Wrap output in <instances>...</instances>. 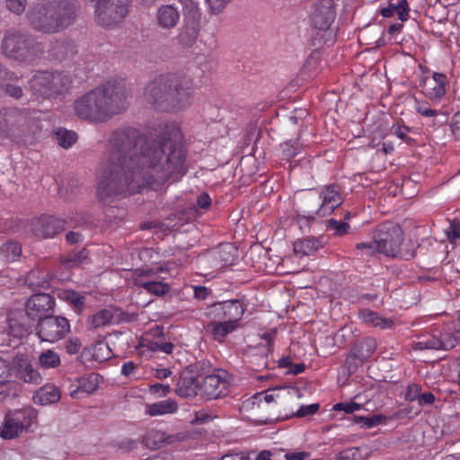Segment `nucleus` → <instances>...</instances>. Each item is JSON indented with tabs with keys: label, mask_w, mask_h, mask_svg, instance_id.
<instances>
[{
	"label": "nucleus",
	"mask_w": 460,
	"mask_h": 460,
	"mask_svg": "<svg viewBox=\"0 0 460 460\" xmlns=\"http://www.w3.org/2000/svg\"><path fill=\"white\" fill-rule=\"evenodd\" d=\"M174 125H164L155 138L131 127L115 129L104 153L96 188L98 200L110 205L148 187L158 190L185 174L186 154Z\"/></svg>",
	"instance_id": "obj_1"
},
{
	"label": "nucleus",
	"mask_w": 460,
	"mask_h": 460,
	"mask_svg": "<svg viewBox=\"0 0 460 460\" xmlns=\"http://www.w3.org/2000/svg\"><path fill=\"white\" fill-rule=\"evenodd\" d=\"M128 106L125 86L109 81L75 101V114L85 120L102 123L125 111Z\"/></svg>",
	"instance_id": "obj_2"
},
{
	"label": "nucleus",
	"mask_w": 460,
	"mask_h": 460,
	"mask_svg": "<svg viewBox=\"0 0 460 460\" xmlns=\"http://www.w3.org/2000/svg\"><path fill=\"white\" fill-rule=\"evenodd\" d=\"M144 96L156 109L166 111L181 110L193 99V80L185 74L162 75L147 84Z\"/></svg>",
	"instance_id": "obj_3"
},
{
	"label": "nucleus",
	"mask_w": 460,
	"mask_h": 460,
	"mask_svg": "<svg viewBox=\"0 0 460 460\" xmlns=\"http://www.w3.org/2000/svg\"><path fill=\"white\" fill-rule=\"evenodd\" d=\"M78 7V0H44L34 5L27 16L33 30L54 34L74 22Z\"/></svg>",
	"instance_id": "obj_4"
},
{
	"label": "nucleus",
	"mask_w": 460,
	"mask_h": 460,
	"mask_svg": "<svg viewBox=\"0 0 460 460\" xmlns=\"http://www.w3.org/2000/svg\"><path fill=\"white\" fill-rule=\"evenodd\" d=\"M4 54L19 62L31 63L45 52V45L31 34L21 31H8L2 41Z\"/></svg>",
	"instance_id": "obj_5"
},
{
	"label": "nucleus",
	"mask_w": 460,
	"mask_h": 460,
	"mask_svg": "<svg viewBox=\"0 0 460 460\" xmlns=\"http://www.w3.org/2000/svg\"><path fill=\"white\" fill-rule=\"evenodd\" d=\"M70 77L62 71L42 70L29 80V88L37 98L56 99L64 95L71 85Z\"/></svg>",
	"instance_id": "obj_6"
},
{
	"label": "nucleus",
	"mask_w": 460,
	"mask_h": 460,
	"mask_svg": "<svg viewBox=\"0 0 460 460\" xmlns=\"http://www.w3.org/2000/svg\"><path fill=\"white\" fill-rule=\"evenodd\" d=\"M375 238L379 245V252L391 257L400 256L411 260L415 256L414 251H402L403 233L401 226L392 222H386L378 226Z\"/></svg>",
	"instance_id": "obj_7"
},
{
	"label": "nucleus",
	"mask_w": 460,
	"mask_h": 460,
	"mask_svg": "<svg viewBox=\"0 0 460 460\" xmlns=\"http://www.w3.org/2000/svg\"><path fill=\"white\" fill-rule=\"evenodd\" d=\"M182 5L183 24L176 37L178 44L182 48H191L197 41L200 32V12L193 0H178Z\"/></svg>",
	"instance_id": "obj_8"
},
{
	"label": "nucleus",
	"mask_w": 460,
	"mask_h": 460,
	"mask_svg": "<svg viewBox=\"0 0 460 460\" xmlns=\"http://www.w3.org/2000/svg\"><path fill=\"white\" fill-rule=\"evenodd\" d=\"M236 255V248L229 243H225L199 256V264L205 274L208 275L232 265Z\"/></svg>",
	"instance_id": "obj_9"
},
{
	"label": "nucleus",
	"mask_w": 460,
	"mask_h": 460,
	"mask_svg": "<svg viewBox=\"0 0 460 460\" xmlns=\"http://www.w3.org/2000/svg\"><path fill=\"white\" fill-rule=\"evenodd\" d=\"M128 13V0H109L95 7V20L98 24L112 28L119 24Z\"/></svg>",
	"instance_id": "obj_10"
},
{
	"label": "nucleus",
	"mask_w": 460,
	"mask_h": 460,
	"mask_svg": "<svg viewBox=\"0 0 460 460\" xmlns=\"http://www.w3.org/2000/svg\"><path fill=\"white\" fill-rule=\"evenodd\" d=\"M70 332L68 320L63 316L43 317L38 322L36 333L41 341L54 343L66 337Z\"/></svg>",
	"instance_id": "obj_11"
},
{
	"label": "nucleus",
	"mask_w": 460,
	"mask_h": 460,
	"mask_svg": "<svg viewBox=\"0 0 460 460\" xmlns=\"http://www.w3.org/2000/svg\"><path fill=\"white\" fill-rule=\"evenodd\" d=\"M230 390V375L217 370L216 374L206 376L199 384V394L208 400L225 397Z\"/></svg>",
	"instance_id": "obj_12"
},
{
	"label": "nucleus",
	"mask_w": 460,
	"mask_h": 460,
	"mask_svg": "<svg viewBox=\"0 0 460 460\" xmlns=\"http://www.w3.org/2000/svg\"><path fill=\"white\" fill-rule=\"evenodd\" d=\"M25 110L16 107L0 109V137L14 140L18 130L27 121Z\"/></svg>",
	"instance_id": "obj_13"
},
{
	"label": "nucleus",
	"mask_w": 460,
	"mask_h": 460,
	"mask_svg": "<svg viewBox=\"0 0 460 460\" xmlns=\"http://www.w3.org/2000/svg\"><path fill=\"white\" fill-rule=\"evenodd\" d=\"M55 299L49 294L38 293L32 295L26 302V314L31 320L40 321L54 312Z\"/></svg>",
	"instance_id": "obj_14"
},
{
	"label": "nucleus",
	"mask_w": 460,
	"mask_h": 460,
	"mask_svg": "<svg viewBox=\"0 0 460 460\" xmlns=\"http://www.w3.org/2000/svg\"><path fill=\"white\" fill-rule=\"evenodd\" d=\"M189 438L190 434L186 431L167 434L162 430L150 429L143 436L142 442L147 448L154 450L166 445L185 441Z\"/></svg>",
	"instance_id": "obj_15"
},
{
	"label": "nucleus",
	"mask_w": 460,
	"mask_h": 460,
	"mask_svg": "<svg viewBox=\"0 0 460 460\" xmlns=\"http://www.w3.org/2000/svg\"><path fill=\"white\" fill-rule=\"evenodd\" d=\"M336 17V9L333 0H319L311 14V22L314 28L326 31L330 29Z\"/></svg>",
	"instance_id": "obj_16"
},
{
	"label": "nucleus",
	"mask_w": 460,
	"mask_h": 460,
	"mask_svg": "<svg viewBox=\"0 0 460 460\" xmlns=\"http://www.w3.org/2000/svg\"><path fill=\"white\" fill-rule=\"evenodd\" d=\"M245 312V307L239 300L224 301L213 305L211 313L219 321L239 324Z\"/></svg>",
	"instance_id": "obj_17"
},
{
	"label": "nucleus",
	"mask_w": 460,
	"mask_h": 460,
	"mask_svg": "<svg viewBox=\"0 0 460 460\" xmlns=\"http://www.w3.org/2000/svg\"><path fill=\"white\" fill-rule=\"evenodd\" d=\"M66 220L53 216L44 215L31 223V231L40 238H51L65 229Z\"/></svg>",
	"instance_id": "obj_18"
},
{
	"label": "nucleus",
	"mask_w": 460,
	"mask_h": 460,
	"mask_svg": "<svg viewBox=\"0 0 460 460\" xmlns=\"http://www.w3.org/2000/svg\"><path fill=\"white\" fill-rule=\"evenodd\" d=\"M12 371L15 376L25 383L40 385L42 382V376L33 367L31 361L23 354L13 357L12 362Z\"/></svg>",
	"instance_id": "obj_19"
},
{
	"label": "nucleus",
	"mask_w": 460,
	"mask_h": 460,
	"mask_svg": "<svg viewBox=\"0 0 460 460\" xmlns=\"http://www.w3.org/2000/svg\"><path fill=\"white\" fill-rule=\"evenodd\" d=\"M319 200H321V205L315 210V213L320 217L330 215L343 202L340 193V188L334 184L325 186L324 189H323L316 200V206H318Z\"/></svg>",
	"instance_id": "obj_20"
},
{
	"label": "nucleus",
	"mask_w": 460,
	"mask_h": 460,
	"mask_svg": "<svg viewBox=\"0 0 460 460\" xmlns=\"http://www.w3.org/2000/svg\"><path fill=\"white\" fill-rule=\"evenodd\" d=\"M447 76L441 73H434L432 77H424L420 82L421 92L429 99H438L446 93Z\"/></svg>",
	"instance_id": "obj_21"
},
{
	"label": "nucleus",
	"mask_w": 460,
	"mask_h": 460,
	"mask_svg": "<svg viewBox=\"0 0 460 460\" xmlns=\"http://www.w3.org/2000/svg\"><path fill=\"white\" fill-rule=\"evenodd\" d=\"M155 19L159 27L164 30H171L178 24L180 12L172 4H163L157 9Z\"/></svg>",
	"instance_id": "obj_22"
},
{
	"label": "nucleus",
	"mask_w": 460,
	"mask_h": 460,
	"mask_svg": "<svg viewBox=\"0 0 460 460\" xmlns=\"http://www.w3.org/2000/svg\"><path fill=\"white\" fill-rule=\"evenodd\" d=\"M102 377L96 373L82 376L76 378L77 386L70 392L72 398H79L80 394H89L96 391Z\"/></svg>",
	"instance_id": "obj_23"
},
{
	"label": "nucleus",
	"mask_w": 460,
	"mask_h": 460,
	"mask_svg": "<svg viewBox=\"0 0 460 460\" xmlns=\"http://www.w3.org/2000/svg\"><path fill=\"white\" fill-rule=\"evenodd\" d=\"M199 392V383L190 372H184L181 375L175 388V393L183 398L196 396Z\"/></svg>",
	"instance_id": "obj_24"
},
{
	"label": "nucleus",
	"mask_w": 460,
	"mask_h": 460,
	"mask_svg": "<svg viewBox=\"0 0 460 460\" xmlns=\"http://www.w3.org/2000/svg\"><path fill=\"white\" fill-rule=\"evenodd\" d=\"M22 418H24L23 412L5 416L4 422L0 428V436L4 439H13L18 437L24 429Z\"/></svg>",
	"instance_id": "obj_25"
},
{
	"label": "nucleus",
	"mask_w": 460,
	"mask_h": 460,
	"mask_svg": "<svg viewBox=\"0 0 460 460\" xmlns=\"http://www.w3.org/2000/svg\"><path fill=\"white\" fill-rule=\"evenodd\" d=\"M49 57L51 59L61 61L69 55L75 53V46L72 41L66 40H55L49 41L48 49Z\"/></svg>",
	"instance_id": "obj_26"
},
{
	"label": "nucleus",
	"mask_w": 460,
	"mask_h": 460,
	"mask_svg": "<svg viewBox=\"0 0 460 460\" xmlns=\"http://www.w3.org/2000/svg\"><path fill=\"white\" fill-rule=\"evenodd\" d=\"M60 390L53 385H46L40 387L33 395V402L40 405L56 403L60 400Z\"/></svg>",
	"instance_id": "obj_27"
},
{
	"label": "nucleus",
	"mask_w": 460,
	"mask_h": 460,
	"mask_svg": "<svg viewBox=\"0 0 460 460\" xmlns=\"http://www.w3.org/2000/svg\"><path fill=\"white\" fill-rule=\"evenodd\" d=\"M453 348V345H448L445 341L434 335H423L419 338L417 342H414L412 349L414 350L435 349V350H448Z\"/></svg>",
	"instance_id": "obj_28"
},
{
	"label": "nucleus",
	"mask_w": 460,
	"mask_h": 460,
	"mask_svg": "<svg viewBox=\"0 0 460 460\" xmlns=\"http://www.w3.org/2000/svg\"><path fill=\"white\" fill-rule=\"evenodd\" d=\"M239 324H233L215 318L213 322L207 325V330L210 332L215 340L222 341L227 334L236 330Z\"/></svg>",
	"instance_id": "obj_29"
},
{
	"label": "nucleus",
	"mask_w": 460,
	"mask_h": 460,
	"mask_svg": "<svg viewBox=\"0 0 460 460\" xmlns=\"http://www.w3.org/2000/svg\"><path fill=\"white\" fill-rule=\"evenodd\" d=\"M12 372V365L0 358V395L4 397L11 394V387L15 385L10 381Z\"/></svg>",
	"instance_id": "obj_30"
},
{
	"label": "nucleus",
	"mask_w": 460,
	"mask_h": 460,
	"mask_svg": "<svg viewBox=\"0 0 460 460\" xmlns=\"http://www.w3.org/2000/svg\"><path fill=\"white\" fill-rule=\"evenodd\" d=\"M294 252L302 256H309L319 250L322 246L318 239L306 237L294 243Z\"/></svg>",
	"instance_id": "obj_31"
},
{
	"label": "nucleus",
	"mask_w": 460,
	"mask_h": 460,
	"mask_svg": "<svg viewBox=\"0 0 460 460\" xmlns=\"http://www.w3.org/2000/svg\"><path fill=\"white\" fill-rule=\"evenodd\" d=\"M376 341L372 337H367L356 343L352 350L363 360H367L376 351Z\"/></svg>",
	"instance_id": "obj_32"
},
{
	"label": "nucleus",
	"mask_w": 460,
	"mask_h": 460,
	"mask_svg": "<svg viewBox=\"0 0 460 460\" xmlns=\"http://www.w3.org/2000/svg\"><path fill=\"white\" fill-rule=\"evenodd\" d=\"M135 285L138 288H144L150 294L155 296H163L170 291V286L167 283L155 280H143L142 279H137Z\"/></svg>",
	"instance_id": "obj_33"
},
{
	"label": "nucleus",
	"mask_w": 460,
	"mask_h": 460,
	"mask_svg": "<svg viewBox=\"0 0 460 460\" xmlns=\"http://www.w3.org/2000/svg\"><path fill=\"white\" fill-rule=\"evenodd\" d=\"M23 317H10L8 319L9 333L15 338H23L30 334L31 326L23 321Z\"/></svg>",
	"instance_id": "obj_34"
},
{
	"label": "nucleus",
	"mask_w": 460,
	"mask_h": 460,
	"mask_svg": "<svg viewBox=\"0 0 460 460\" xmlns=\"http://www.w3.org/2000/svg\"><path fill=\"white\" fill-rule=\"evenodd\" d=\"M359 315L364 323L381 329L390 328L393 324L392 320L383 318L377 313L370 310H363L360 312Z\"/></svg>",
	"instance_id": "obj_35"
},
{
	"label": "nucleus",
	"mask_w": 460,
	"mask_h": 460,
	"mask_svg": "<svg viewBox=\"0 0 460 460\" xmlns=\"http://www.w3.org/2000/svg\"><path fill=\"white\" fill-rule=\"evenodd\" d=\"M177 410V403L171 399L157 402L147 406L146 412L150 416L172 413Z\"/></svg>",
	"instance_id": "obj_36"
},
{
	"label": "nucleus",
	"mask_w": 460,
	"mask_h": 460,
	"mask_svg": "<svg viewBox=\"0 0 460 460\" xmlns=\"http://www.w3.org/2000/svg\"><path fill=\"white\" fill-rule=\"evenodd\" d=\"M18 81V76L14 73V78L11 80H5L4 83L1 84L0 90V97L1 96H8L10 98L19 100L23 96V90L20 85L16 84Z\"/></svg>",
	"instance_id": "obj_37"
},
{
	"label": "nucleus",
	"mask_w": 460,
	"mask_h": 460,
	"mask_svg": "<svg viewBox=\"0 0 460 460\" xmlns=\"http://www.w3.org/2000/svg\"><path fill=\"white\" fill-rule=\"evenodd\" d=\"M88 257V251L83 248L79 252H73L61 258V263L68 269L78 267Z\"/></svg>",
	"instance_id": "obj_38"
},
{
	"label": "nucleus",
	"mask_w": 460,
	"mask_h": 460,
	"mask_svg": "<svg viewBox=\"0 0 460 460\" xmlns=\"http://www.w3.org/2000/svg\"><path fill=\"white\" fill-rule=\"evenodd\" d=\"M0 253L6 261H13L21 256L22 247L18 243L9 241L0 247Z\"/></svg>",
	"instance_id": "obj_39"
},
{
	"label": "nucleus",
	"mask_w": 460,
	"mask_h": 460,
	"mask_svg": "<svg viewBox=\"0 0 460 460\" xmlns=\"http://www.w3.org/2000/svg\"><path fill=\"white\" fill-rule=\"evenodd\" d=\"M39 363L43 368H55L61 363L59 355L51 350L48 349L43 351L39 357Z\"/></svg>",
	"instance_id": "obj_40"
},
{
	"label": "nucleus",
	"mask_w": 460,
	"mask_h": 460,
	"mask_svg": "<svg viewBox=\"0 0 460 460\" xmlns=\"http://www.w3.org/2000/svg\"><path fill=\"white\" fill-rule=\"evenodd\" d=\"M300 137L301 136L298 135L296 139H288L281 145L284 156L289 159L295 157L302 151L304 144L299 141Z\"/></svg>",
	"instance_id": "obj_41"
},
{
	"label": "nucleus",
	"mask_w": 460,
	"mask_h": 460,
	"mask_svg": "<svg viewBox=\"0 0 460 460\" xmlns=\"http://www.w3.org/2000/svg\"><path fill=\"white\" fill-rule=\"evenodd\" d=\"M58 144L63 148L71 147L77 140V136L74 131L65 128H58L55 132Z\"/></svg>",
	"instance_id": "obj_42"
},
{
	"label": "nucleus",
	"mask_w": 460,
	"mask_h": 460,
	"mask_svg": "<svg viewBox=\"0 0 460 460\" xmlns=\"http://www.w3.org/2000/svg\"><path fill=\"white\" fill-rule=\"evenodd\" d=\"M112 351L107 342L98 341L93 347V358L98 361H105L111 358Z\"/></svg>",
	"instance_id": "obj_43"
},
{
	"label": "nucleus",
	"mask_w": 460,
	"mask_h": 460,
	"mask_svg": "<svg viewBox=\"0 0 460 460\" xmlns=\"http://www.w3.org/2000/svg\"><path fill=\"white\" fill-rule=\"evenodd\" d=\"M383 420H385L384 416L374 414L369 417L354 415L351 420L361 428L369 429L379 425Z\"/></svg>",
	"instance_id": "obj_44"
},
{
	"label": "nucleus",
	"mask_w": 460,
	"mask_h": 460,
	"mask_svg": "<svg viewBox=\"0 0 460 460\" xmlns=\"http://www.w3.org/2000/svg\"><path fill=\"white\" fill-rule=\"evenodd\" d=\"M112 318L113 314L111 310L102 309L92 316L91 323L93 328H99L110 323Z\"/></svg>",
	"instance_id": "obj_45"
},
{
	"label": "nucleus",
	"mask_w": 460,
	"mask_h": 460,
	"mask_svg": "<svg viewBox=\"0 0 460 460\" xmlns=\"http://www.w3.org/2000/svg\"><path fill=\"white\" fill-rule=\"evenodd\" d=\"M363 363L364 361L351 349L345 359L344 367L348 371V375L350 376Z\"/></svg>",
	"instance_id": "obj_46"
},
{
	"label": "nucleus",
	"mask_w": 460,
	"mask_h": 460,
	"mask_svg": "<svg viewBox=\"0 0 460 460\" xmlns=\"http://www.w3.org/2000/svg\"><path fill=\"white\" fill-rule=\"evenodd\" d=\"M356 249L360 251L363 255L370 256L376 252H379V245L376 243V238L371 242L359 243L356 245Z\"/></svg>",
	"instance_id": "obj_47"
},
{
	"label": "nucleus",
	"mask_w": 460,
	"mask_h": 460,
	"mask_svg": "<svg viewBox=\"0 0 460 460\" xmlns=\"http://www.w3.org/2000/svg\"><path fill=\"white\" fill-rule=\"evenodd\" d=\"M320 408L319 403H312L309 405H302L296 412H293L291 416L296 418H304L313 415L318 411Z\"/></svg>",
	"instance_id": "obj_48"
},
{
	"label": "nucleus",
	"mask_w": 460,
	"mask_h": 460,
	"mask_svg": "<svg viewBox=\"0 0 460 460\" xmlns=\"http://www.w3.org/2000/svg\"><path fill=\"white\" fill-rule=\"evenodd\" d=\"M280 396L279 394H267V392L258 393L252 398V403L253 405L257 404L260 406L261 402H264L266 403H270L274 402L276 399H279Z\"/></svg>",
	"instance_id": "obj_49"
},
{
	"label": "nucleus",
	"mask_w": 460,
	"mask_h": 460,
	"mask_svg": "<svg viewBox=\"0 0 460 460\" xmlns=\"http://www.w3.org/2000/svg\"><path fill=\"white\" fill-rule=\"evenodd\" d=\"M447 236L450 243H454L460 238V221L452 220L449 226L446 229Z\"/></svg>",
	"instance_id": "obj_50"
},
{
	"label": "nucleus",
	"mask_w": 460,
	"mask_h": 460,
	"mask_svg": "<svg viewBox=\"0 0 460 460\" xmlns=\"http://www.w3.org/2000/svg\"><path fill=\"white\" fill-rule=\"evenodd\" d=\"M64 298L77 308L82 306L84 303V296L73 290L65 291Z\"/></svg>",
	"instance_id": "obj_51"
},
{
	"label": "nucleus",
	"mask_w": 460,
	"mask_h": 460,
	"mask_svg": "<svg viewBox=\"0 0 460 460\" xmlns=\"http://www.w3.org/2000/svg\"><path fill=\"white\" fill-rule=\"evenodd\" d=\"M307 115V112L305 110H296L294 111V115L290 116L288 118V123L290 125H298L299 128V133L298 135L301 136L302 133V128L304 127L303 119Z\"/></svg>",
	"instance_id": "obj_52"
},
{
	"label": "nucleus",
	"mask_w": 460,
	"mask_h": 460,
	"mask_svg": "<svg viewBox=\"0 0 460 460\" xmlns=\"http://www.w3.org/2000/svg\"><path fill=\"white\" fill-rule=\"evenodd\" d=\"M420 392L421 386L420 385L415 383L410 384L406 388L404 399L409 402H418Z\"/></svg>",
	"instance_id": "obj_53"
},
{
	"label": "nucleus",
	"mask_w": 460,
	"mask_h": 460,
	"mask_svg": "<svg viewBox=\"0 0 460 460\" xmlns=\"http://www.w3.org/2000/svg\"><path fill=\"white\" fill-rule=\"evenodd\" d=\"M6 7L15 14H21L27 6V0H5Z\"/></svg>",
	"instance_id": "obj_54"
},
{
	"label": "nucleus",
	"mask_w": 460,
	"mask_h": 460,
	"mask_svg": "<svg viewBox=\"0 0 460 460\" xmlns=\"http://www.w3.org/2000/svg\"><path fill=\"white\" fill-rule=\"evenodd\" d=\"M361 408L359 403L349 402H338L334 404V411H344L346 413H353Z\"/></svg>",
	"instance_id": "obj_55"
},
{
	"label": "nucleus",
	"mask_w": 460,
	"mask_h": 460,
	"mask_svg": "<svg viewBox=\"0 0 460 460\" xmlns=\"http://www.w3.org/2000/svg\"><path fill=\"white\" fill-rule=\"evenodd\" d=\"M359 458L360 454L358 447L347 448L339 454L340 460H359Z\"/></svg>",
	"instance_id": "obj_56"
},
{
	"label": "nucleus",
	"mask_w": 460,
	"mask_h": 460,
	"mask_svg": "<svg viewBox=\"0 0 460 460\" xmlns=\"http://www.w3.org/2000/svg\"><path fill=\"white\" fill-rule=\"evenodd\" d=\"M209 10L214 14L220 13L226 5L232 0H206Z\"/></svg>",
	"instance_id": "obj_57"
},
{
	"label": "nucleus",
	"mask_w": 460,
	"mask_h": 460,
	"mask_svg": "<svg viewBox=\"0 0 460 460\" xmlns=\"http://www.w3.org/2000/svg\"><path fill=\"white\" fill-rule=\"evenodd\" d=\"M328 223H329L330 228L334 230L335 233L339 235H342V234H346L349 227V226L347 223L341 222V221H339V220H336L333 218L330 219L328 221Z\"/></svg>",
	"instance_id": "obj_58"
},
{
	"label": "nucleus",
	"mask_w": 460,
	"mask_h": 460,
	"mask_svg": "<svg viewBox=\"0 0 460 460\" xmlns=\"http://www.w3.org/2000/svg\"><path fill=\"white\" fill-rule=\"evenodd\" d=\"M396 13L402 22H405L409 17V5L407 0H398L396 3Z\"/></svg>",
	"instance_id": "obj_59"
},
{
	"label": "nucleus",
	"mask_w": 460,
	"mask_h": 460,
	"mask_svg": "<svg viewBox=\"0 0 460 460\" xmlns=\"http://www.w3.org/2000/svg\"><path fill=\"white\" fill-rule=\"evenodd\" d=\"M82 347V343L77 338H71L66 341V350L67 353L73 355L76 354Z\"/></svg>",
	"instance_id": "obj_60"
},
{
	"label": "nucleus",
	"mask_w": 460,
	"mask_h": 460,
	"mask_svg": "<svg viewBox=\"0 0 460 460\" xmlns=\"http://www.w3.org/2000/svg\"><path fill=\"white\" fill-rule=\"evenodd\" d=\"M416 111H418V113L421 114L422 116H425V117H434L438 114V111L437 110H433L431 108H429L427 103H424V102H419L416 106Z\"/></svg>",
	"instance_id": "obj_61"
},
{
	"label": "nucleus",
	"mask_w": 460,
	"mask_h": 460,
	"mask_svg": "<svg viewBox=\"0 0 460 460\" xmlns=\"http://www.w3.org/2000/svg\"><path fill=\"white\" fill-rule=\"evenodd\" d=\"M435 402V395L431 392L421 393L418 403L420 406L430 405Z\"/></svg>",
	"instance_id": "obj_62"
},
{
	"label": "nucleus",
	"mask_w": 460,
	"mask_h": 460,
	"mask_svg": "<svg viewBox=\"0 0 460 460\" xmlns=\"http://www.w3.org/2000/svg\"><path fill=\"white\" fill-rule=\"evenodd\" d=\"M309 452L299 451V452H288L285 455L286 460H305L310 456Z\"/></svg>",
	"instance_id": "obj_63"
},
{
	"label": "nucleus",
	"mask_w": 460,
	"mask_h": 460,
	"mask_svg": "<svg viewBox=\"0 0 460 460\" xmlns=\"http://www.w3.org/2000/svg\"><path fill=\"white\" fill-rule=\"evenodd\" d=\"M66 240L69 244H75L82 243L84 241V236L79 232L70 231L66 234Z\"/></svg>",
	"instance_id": "obj_64"
}]
</instances>
